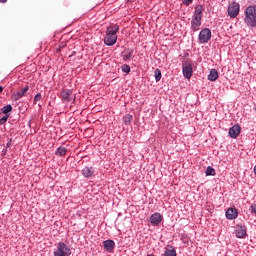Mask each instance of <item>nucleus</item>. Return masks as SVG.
<instances>
[{"label":"nucleus","instance_id":"f257e3e1","mask_svg":"<svg viewBox=\"0 0 256 256\" xmlns=\"http://www.w3.org/2000/svg\"><path fill=\"white\" fill-rule=\"evenodd\" d=\"M117 33H119V25L112 24L106 29V36L104 37V43L108 47H112L117 43Z\"/></svg>","mask_w":256,"mask_h":256},{"label":"nucleus","instance_id":"f03ea898","mask_svg":"<svg viewBox=\"0 0 256 256\" xmlns=\"http://www.w3.org/2000/svg\"><path fill=\"white\" fill-rule=\"evenodd\" d=\"M244 23L247 27H256V6H248L244 11Z\"/></svg>","mask_w":256,"mask_h":256},{"label":"nucleus","instance_id":"7ed1b4c3","mask_svg":"<svg viewBox=\"0 0 256 256\" xmlns=\"http://www.w3.org/2000/svg\"><path fill=\"white\" fill-rule=\"evenodd\" d=\"M54 256H71V248L67 246L64 242H59L54 248Z\"/></svg>","mask_w":256,"mask_h":256},{"label":"nucleus","instance_id":"20e7f679","mask_svg":"<svg viewBox=\"0 0 256 256\" xmlns=\"http://www.w3.org/2000/svg\"><path fill=\"white\" fill-rule=\"evenodd\" d=\"M241 9V6L239 5V3L237 2H232L229 6H228V15L231 19H235V17H237V15H239V11Z\"/></svg>","mask_w":256,"mask_h":256},{"label":"nucleus","instance_id":"39448f33","mask_svg":"<svg viewBox=\"0 0 256 256\" xmlns=\"http://www.w3.org/2000/svg\"><path fill=\"white\" fill-rule=\"evenodd\" d=\"M199 43H209L211 40V30L209 28H204L199 33Z\"/></svg>","mask_w":256,"mask_h":256},{"label":"nucleus","instance_id":"423d86ee","mask_svg":"<svg viewBox=\"0 0 256 256\" xmlns=\"http://www.w3.org/2000/svg\"><path fill=\"white\" fill-rule=\"evenodd\" d=\"M61 98L63 103H69V101H75V94H73V90L64 89L61 91Z\"/></svg>","mask_w":256,"mask_h":256},{"label":"nucleus","instance_id":"0eeeda50","mask_svg":"<svg viewBox=\"0 0 256 256\" xmlns=\"http://www.w3.org/2000/svg\"><path fill=\"white\" fill-rule=\"evenodd\" d=\"M183 75L186 79L193 77V65L191 63L186 62L182 65Z\"/></svg>","mask_w":256,"mask_h":256},{"label":"nucleus","instance_id":"6e6552de","mask_svg":"<svg viewBox=\"0 0 256 256\" xmlns=\"http://www.w3.org/2000/svg\"><path fill=\"white\" fill-rule=\"evenodd\" d=\"M229 136L231 139H237L239 137V134L241 133V126L239 125H234L229 129Z\"/></svg>","mask_w":256,"mask_h":256},{"label":"nucleus","instance_id":"1a4fd4ad","mask_svg":"<svg viewBox=\"0 0 256 256\" xmlns=\"http://www.w3.org/2000/svg\"><path fill=\"white\" fill-rule=\"evenodd\" d=\"M161 221H163V216H161L159 213H154L150 217V223L151 225H154V227L160 225Z\"/></svg>","mask_w":256,"mask_h":256},{"label":"nucleus","instance_id":"9d476101","mask_svg":"<svg viewBox=\"0 0 256 256\" xmlns=\"http://www.w3.org/2000/svg\"><path fill=\"white\" fill-rule=\"evenodd\" d=\"M29 91V86H26L24 88H22L20 91L12 94V101H19V99H21L22 97L25 96V93Z\"/></svg>","mask_w":256,"mask_h":256},{"label":"nucleus","instance_id":"9b49d317","mask_svg":"<svg viewBox=\"0 0 256 256\" xmlns=\"http://www.w3.org/2000/svg\"><path fill=\"white\" fill-rule=\"evenodd\" d=\"M235 234L237 239H243L247 235V227L245 226H237L235 230Z\"/></svg>","mask_w":256,"mask_h":256},{"label":"nucleus","instance_id":"f8f14e48","mask_svg":"<svg viewBox=\"0 0 256 256\" xmlns=\"http://www.w3.org/2000/svg\"><path fill=\"white\" fill-rule=\"evenodd\" d=\"M201 27V18H193L191 20V30L192 31H199Z\"/></svg>","mask_w":256,"mask_h":256},{"label":"nucleus","instance_id":"ddd939ff","mask_svg":"<svg viewBox=\"0 0 256 256\" xmlns=\"http://www.w3.org/2000/svg\"><path fill=\"white\" fill-rule=\"evenodd\" d=\"M238 216H239V212L235 208H229L226 211V217L230 220L237 219Z\"/></svg>","mask_w":256,"mask_h":256},{"label":"nucleus","instance_id":"4468645a","mask_svg":"<svg viewBox=\"0 0 256 256\" xmlns=\"http://www.w3.org/2000/svg\"><path fill=\"white\" fill-rule=\"evenodd\" d=\"M104 249L108 251V253H112L113 249H115V241L106 240L103 242Z\"/></svg>","mask_w":256,"mask_h":256},{"label":"nucleus","instance_id":"2eb2a0df","mask_svg":"<svg viewBox=\"0 0 256 256\" xmlns=\"http://www.w3.org/2000/svg\"><path fill=\"white\" fill-rule=\"evenodd\" d=\"M193 18L203 19V6L202 5H198L195 7Z\"/></svg>","mask_w":256,"mask_h":256},{"label":"nucleus","instance_id":"dca6fc26","mask_svg":"<svg viewBox=\"0 0 256 256\" xmlns=\"http://www.w3.org/2000/svg\"><path fill=\"white\" fill-rule=\"evenodd\" d=\"M95 171L93 170V167H85L82 169V175L83 177L89 178L92 175H94Z\"/></svg>","mask_w":256,"mask_h":256},{"label":"nucleus","instance_id":"f3484780","mask_svg":"<svg viewBox=\"0 0 256 256\" xmlns=\"http://www.w3.org/2000/svg\"><path fill=\"white\" fill-rule=\"evenodd\" d=\"M219 79V72H217L216 69H211L210 73L208 75V80L209 81H217Z\"/></svg>","mask_w":256,"mask_h":256},{"label":"nucleus","instance_id":"a211bd4d","mask_svg":"<svg viewBox=\"0 0 256 256\" xmlns=\"http://www.w3.org/2000/svg\"><path fill=\"white\" fill-rule=\"evenodd\" d=\"M164 256H177V251L175 250V248L170 246L169 248H166Z\"/></svg>","mask_w":256,"mask_h":256},{"label":"nucleus","instance_id":"6ab92c4d","mask_svg":"<svg viewBox=\"0 0 256 256\" xmlns=\"http://www.w3.org/2000/svg\"><path fill=\"white\" fill-rule=\"evenodd\" d=\"M56 155H58L59 157H63L65 155H67V148L60 146L59 148H57L56 150Z\"/></svg>","mask_w":256,"mask_h":256},{"label":"nucleus","instance_id":"aec40b11","mask_svg":"<svg viewBox=\"0 0 256 256\" xmlns=\"http://www.w3.org/2000/svg\"><path fill=\"white\" fill-rule=\"evenodd\" d=\"M131 121H133V115L131 114H126L124 117H123V123L125 125H131Z\"/></svg>","mask_w":256,"mask_h":256},{"label":"nucleus","instance_id":"412c9836","mask_svg":"<svg viewBox=\"0 0 256 256\" xmlns=\"http://www.w3.org/2000/svg\"><path fill=\"white\" fill-rule=\"evenodd\" d=\"M205 175L206 177H209V176L215 177L216 175L215 169L211 166H208L206 169Z\"/></svg>","mask_w":256,"mask_h":256},{"label":"nucleus","instance_id":"4be33fe9","mask_svg":"<svg viewBox=\"0 0 256 256\" xmlns=\"http://www.w3.org/2000/svg\"><path fill=\"white\" fill-rule=\"evenodd\" d=\"M13 111V106L11 105H6L2 108V113H4V115H9L8 113H11Z\"/></svg>","mask_w":256,"mask_h":256},{"label":"nucleus","instance_id":"5701e85b","mask_svg":"<svg viewBox=\"0 0 256 256\" xmlns=\"http://www.w3.org/2000/svg\"><path fill=\"white\" fill-rule=\"evenodd\" d=\"M154 77H155V81H156V82L161 81V77H162V75H161V70L156 69V70L154 71Z\"/></svg>","mask_w":256,"mask_h":256},{"label":"nucleus","instance_id":"b1692460","mask_svg":"<svg viewBox=\"0 0 256 256\" xmlns=\"http://www.w3.org/2000/svg\"><path fill=\"white\" fill-rule=\"evenodd\" d=\"M121 69H122L123 73H126V74L131 73V67L127 64L122 65Z\"/></svg>","mask_w":256,"mask_h":256},{"label":"nucleus","instance_id":"393cba45","mask_svg":"<svg viewBox=\"0 0 256 256\" xmlns=\"http://www.w3.org/2000/svg\"><path fill=\"white\" fill-rule=\"evenodd\" d=\"M131 57H133V51L126 52V54L123 55L124 61H129Z\"/></svg>","mask_w":256,"mask_h":256},{"label":"nucleus","instance_id":"a878e982","mask_svg":"<svg viewBox=\"0 0 256 256\" xmlns=\"http://www.w3.org/2000/svg\"><path fill=\"white\" fill-rule=\"evenodd\" d=\"M9 119V114H6L5 116H3L1 119H0V125H5V123H7Z\"/></svg>","mask_w":256,"mask_h":256},{"label":"nucleus","instance_id":"bb28decb","mask_svg":"<svg viewBox=\"0 0 256 256\" xmlns=\"http://www.w3.org/2000/svg\"><path fill=\"white\" fill-rule=\"evenodd\" d=\"M182 3H184V5H191V3H193V0H182Z\"/></svg>","mask_w":256,"mask_h":256},{"label":"nucleus","instance_id":"cd10ccee","mask_svg":"<svg viewBox=\"0 0 256 256\" xmlns=\"http://www.w3.org/2000/svg\"><path fill=\"white\" fill-rule=\"evenodd\" d=\"M250 211H251V213H254L256 215V204H254L250 207Z\"/></svg>","mask_w":256,"mask_h":256},{"label":"nucleus","instance_id":"c85d7f7f","mask_svg":"<svg viewBox=\"0 0 256 256\" xmlns=\"http://www.w3.org/2000/svg\"><path fill=\"white\" fill-rule=\"evenodd\" d=\"M34 101H35V103H37V101H41V94H37V95L34 97Z\"/></svg>","mask_w":256,"mask_h":256},{"label":"nucleus","instance_id":"c756f323","mask_svg":"<svg viewBox=\"0 0 256 256\" xmlns=\"http://www.w3.org/2000/svg\"><path fill=\"white\" fill-rule=\"evenodd\" d=\"M6 147H11V140L6 144Z\"/></svg>","mask_w":256,"mask_h":256},{"label":"nucleus","instance_id":"7c9ffc66","mask_svg":"<svg viewBox=\"0 0 256 256\" xmlns=\"http://www.w3.org/2000/svg\"><path fill=\"white\" fill-rule=\"evenodd\" d=\"M3 86H0V93H3Z\"/></svg>","mask_w":256,"mask_h":256},{"label":"nucleus","instance_id":"2f4dec72","mask_svg":"<svg viewBox=\"0 0 256 256\" xmlns=\"http://www.w3.org/2000/svg\"><path fill=\"white\" fill-rule=\"evenodd\" d=\"M0 3H7V0H0Z\"/></svg>","mask_w":256,"mask_h":256},{"label":"nucleus","instance_id":"473e14b6","mask_svg":"<svg viewBox=\"0 0 256 256\" xmlns=\"http://www.w3.org/2000/svg\"><path fill=\"white\" fill-rule=\"evenodd\" d=\"M254 174L256 175V165L254 166Z\"/></svg>","mask_w":256,"mask_h":256}]
</instances>
